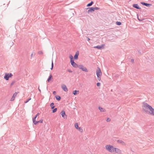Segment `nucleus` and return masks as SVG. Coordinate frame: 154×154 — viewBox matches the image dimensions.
<instances>
[{"label": "nucleus", "instance_id": "1", "mask_svg": "<svg viewBox=\"0 0 154 154\" xmlns=\"http://www.w3.org/2000/svg\"><path fill=\"white\" fill-rule=\"evenodd\" d=\"M145 111L149 114L154 116V109L147 103H145Z\"/></svg>", "mask_w": 154, "mask_h": 154}, {"label": "nucleus", "instance_id": "2", "mask_svg": "<svg viewBox=\"0 0 154 154\" xmlns=\"http://www.w3.org/2000/svg\"><path fill=\"white\" fill-rule=\"evenodd\" d=\"M106 149L109 152H114V147L112 146L107 145L105 146Z\"/></svg>", "mask_w": 154, "mask_h": 154}, {"label": "nucleus", "instance_id": "3", "mask_svg": "<svg viewBox=\"0 0 154 154\" xmlns=\"http://www.w3.org/2000/svg\"><path fill=\"white\" fill-rule=\"evenodd\" d=\"M13 76L11 73H5V75L4 77V79L7 81L9 80V78Z\"/></svg>", "mask_w": 154, "mask_h": 154}, {"label": "nucleus", "instance_id": "4", "mask_svg": "<svg viewBox=\"0 0 154 154\" xmlns=\"http://www.w3.org/2000/svg\"><path fill=\"white\" fill-rule=\"evenodd\" d=\"M78 68L82 69L83 71L88 72V71L87 69L85 67H84L83 65H79L78 66Z\"/></svg>", "mask_w": 154, "mask_h": 154}, {"label": "nucleus", "instance_id": "5", "mask_svg": "<svg viewBox=\"0 0 154 154\" xmlns=\"http://www.w3.org/2000/svg\"><path fill=\"white\" fill-rule=\"evenodd\" d=\"M96 75L97 77H99V76H100L102 75V72L99 68H98V69L97 70Z\"/></svg>", "mask_w": 154, "mask_h": 154}, {"label": "nucleus", "instance_id": "6", "mask_svg": "<svg viewBox=\"0 0 154 154\" xmlns=\"http://www.w3.org/2000/svg\"><path fill=\"white\" fill-rule=\"evenodd\" d=\"M61 88L65 92H67L68 91V88L64 84H63L61 85Z\"/></svg>", "mask_w": 154, "mask_h": 154}, {"label": "nucleus", "instance_id": "7", "mask_svg": "<svg viewBox=\"0 0 154 154\" xmlns=\"http://www.w3.org/2000/svg\"><path fill=\"white\" fill-rule=\"evenodd\" d=\"M71 64L72 65V66L75 68H78L79 65H78L77 64H76L75 63L74 60L70 62Z\"/></svg>", "mask_w": 154, "mask_h": 154}, {"label": "nucleus", "instance_id": "8", "mask_svg": "<svg viewBox=\"0 0 154 154\" xmlns=\"http://www.w3.org/2000/svg\"><path fill=\"white\" fill-rule=\"evenodd\" d=\"M60 113L61 114V115L63 117L64 119L66 118L67 116L66 115L65 112L64 111H62L60 112Z\"/></svg>", "mask_w": 154, "mask_h": 154}, {"label": "nucleus", "instance_id": "9", "mask_svg": "<svg viewBox=\"0 0 154 154\" xmlns=\"http://www.w3.org/2000/svg\"><path fill=\"white\" fill-rule=\"evenodd\" d=\"M104 45H97V46H94V48H97L99 49H101L103 48H104Z\"/></svg>", "mask_w": 154, "mask_h": 154}, {"label": "nucleus", "instance_id": "10", "mask_svg": "<svg viewBox=\"0 0 154 154\" xmlns=\"http://www.w3.org/2000/svg\"><path fill=\"white\" fill-rule=\"evenodd\" d=\"M114 152H116L118 153V154L121 153V150L117 148H114Z\"/></svg>", "mask_w": 154, "mask_h": 154}, {"label": "nucleus", "instance_id": "11", "mask_svg": "<svg viewBox=\"0 0 154 154\" xmlns=\"http://www.w3.org/2000/svg\"><path fill=\"white\" fill-rule=\"evenodd\" d=\"M88 8L89 9L88 10V13H89L90 12H92L94 11V7L89 8Z\"/></svg>", "mask_w": 154, "mask_h": 154}, {"label": "nucleus", "instance_id": "12", "mask_svg": "<svg viewBox=\"0 0 154 154\" xmlns=\"http://www.w3.org/2000/svg\"><path fill=\"white\" fill-rule=\"evenodd\" d=\"M43 120L42 119H41L38 121H36V120H35V122H33L35 125H36L39 123H42L43 122Z\"/></svg>", "mask_w": 154, "mask_h": 154}, {"label": "nucleus", "instance_id": "13", "mask_svg": "<svg viewBox=\"0 0 154 154\" xmlns=\"http://www.w3.org/2000/svg\"><path fill=\"white\" fill-rule=\"evenodd\" d=\"M79 55V52L78 51H77L74 56V59L75 60L78 59Z\"/></svg>", "mask_w": 154, "mask_h": 154}, {"label": "nucleus", "instance_id": "14", "mask_svg": "<svg viewBox=\"0 0 154 154\" xmlns=\"http://www.w3.org/2000/svg\"><path fill=\"white\" fill-rule=\"evenodd\" d=\"M133 7L137 9H140V8L139 7L137 4H134L133 5Z\"/></svg>", "mask_w": 154, "mask_h": 154}, {"label": "nucleus", "instance_id": "15", "mask_svg": "<svg viewBox=\"0 0 154 154\" xmlns=\"http://www.w3.org/2000/svg\"><path fill=\"white\" fill-rule=\"evenodd\" d=\"M98 109H99V110L101 112H106V110L104 109L100 106L99 107Z\"/></svg>", "mask_w": 154, "mask_h": 154}, {"label": "nucleus", "instance_id": "16", "mask_svg": "<svg viewBox=\"0 0 154 154\" xmlns=\"http://www.w3.org/2000/svg\"><path fill=\"white\" fill-rule=\"evenodd\" d=\"M39 115V113H38L35 116V117H34L33 119H32V121H33V122H35V120H36V118H37V116H38Z\"/></svg>", "mask_w": 154, "mask_h": 154}, {"label": "nucleus", "instance_id": "17", "mask_svg": "<svg viewBox=\"0 0 154 154\" xmlns=\"http://www.w3.org/2000/svg\"><path fill=\"white\" fill-rule=\"evenodd\" d=\"M55 97H56V98L57 100L59 101L60 100L61 97L60 96L58 95L56 96Z\"/></svg>", "mask_w": 154, "mask_h": 154}, {"label": "nucleus", "instance_id": "18", "mask_svg": "<svg viewBox=\"0 0 154 154\" xmlns=\"http://www.w3.org/2000/svg\"><path fill=\"white\" fill-rule=\"evenodd\" d=\"M93 1H91L90 3L87 4V7L90 6L92 5L93 4Z\"/></svg>", "mask_w": 154, "mask_h": 154}, {"label": "nucleus", "instance_id": "19", "mask_svg": "<svg viewBox=\"0 0 154 154\" xmlns=\"http://www.w3.org/2000/svg\"><path fill=\"white\" fill-rule=\"evenodd\" d=\"M54 103H51L50 106L51 107V109H53L54 108L55 106H54Z\"/></svg>", "mask_w": 154, "mask_h": 154}, {"label": "nucleus", "instance_id": "20", "mask_svg": "<svg viewBox=\"0 0 154 154\" xmlns=\"http://www.w3.org/2000/svg\"><path fill=\"white\" fill-rule=\"evenodd\" d=\"M117 142L119 143H122V144H124L125 143L124 142H123V141L121 140H118Z\"/></svg>", "mask_w": 154, "mask_h": 154}, {"label": "nucleus", "instance_id": "21", "mask_svg": "<svg viewBox=\"0 0 154 154\" xmlns=\"http://www.w3.org/2000/svg\"><path fill=\"white\" fill-rule=\"evenodd\" d=\"M52 75L51 74H50L49 75V76L48 77V80L47 81L48 82H49L51 80V79L52 78Z\"/></svg>", "mask_w": 154, "mask_h": 154}, {"label": "nucleus", "instance_id": "22", "mask_svg": "<svg viewBox=\"0 0 154 154\" xmlns=\"http://www.w3.org/2000/svg\"><path fill=\"white\" fill-rule=\"evenodd\" d=\"M79 91L77 90H75L73 91V94L74 95H75L77 94V92H79Z\"/></svg>", "mask_w": 154, "mask_h": 154}, {"label": "nucleus", "instance_id": "23", "mask_svg": "<svg viewBox=\"0 0 154 154\" xmlns=\"http://www.w3.org/2000/svg\"><path fill=\"white\" fill-rule=\"evenodd\" d=\"M145 6L147 7H150L152 6V5L151 4H148L145 3Z\"/></svg>", "mask_w": 154, "mask_h": 154}, {"label": "nucleus", "instance_id": "24", "mask_svg": "<svg viewBox=\"0 0 154 154\" xmlns=\"http://www.w3.org/2000/svg\"><path fill=\"white\" fill-rule=\"evenodd\" d=\"M69 58H70V62L71 61H72L73 60H73V56L72 55H70L69 56Z\"/></svg>", "mask_w": 154, "mask_h": 154}, {"label": "nucleus", "instance_id": "25", "mask_svg": "<svg viewBox=\"0 0 154 154\" xmlns=\"http://www.w3.org/2000/svg\"><path fill=\"white\" fill-rule=\"evenodd\" d=\"M75 128L77 129H78L79 128L78 125L77 123H76L75 124Z\"/></svg>", "mask_w": 154, "mask_h": 154}, {"label": "nucleus", "instance_id": "26", "mask_svg": "<svg viewBox=\"0 0 154 154\" xmlns=\"http://www.w3.org/2000/svg\"><path fill=\"white\" fill-rule=\"evenodd\" d=\"M78 129L81 132L83 131L81 127H79Z\"/></svg>", "mask_w": 154, "mask_h": 154}, {"label": "nucleus", "instance_id": "27", "mask_svg": "<svg viewBox=\"0 0 154 154\" xmlns=\"http://www.w3.org/2000/svg\"><path fill=\"white\" fill-rule=\"evenodd\" d=\"M54 67V63L53 62V61L52 60V63H51V70H52Z\"/></svg>", "mask_w": 154, "mask_h": 154}, {"label": "nucleus", "instance_id": "28", "mask_svg": "<svg viewBox=\"0 0 154 154\" xmlns=\"http://www.w3.org/2000/svg\"><path fill=\"white\" fill-rule=\"evenodd\" d=\"M116 23L118 25H120L122 24L120 22H117Z\"/></svg>", "mask_w": 154, "mask_h": 154}, {"label": "nucleus", "instance_id": "29", "mask_svg": "<svg viewBox=\"0 0 154 154\" xmlns=\"http://www.w3.org/2000/svg\"><path fill=\"white\" fill-rule=\"evenodd\" d=\"M35 55V53L34 52H32L31 55V58L33 57V55L34 56V55Z\"/></svg>", "mask_w": 154, "mask_h": 154}, {"label": "nucleus", "instance_id": "30", "mask_svg": "<svg viewBox=\"0 0 154 154\" xmlns=\"http://www.w3.org/2000/svg\"><path fill=\"white\" fill-rule=\"evenodd\" d=\"M57 108H55L53 110H52V112L53 113H54L57 110Z\"/></svg>", "mask_w": 154, "mask_h": 154}, {"label": "nucleus", "instance_id": "31", "mask_svg": "<svg viewBox=\"0 0 154 154\" xmlns=\"http://www.w3.org/2000/svg\"><path fill=\"white\" fill-rule=\"evenodd\" d=\"M31 99V98H30L28 99L25 102V103H28Z\"/></svg>", "mask_w": 154, "mask_h": 154}, {"label": "nucleus", "instance_id": "32", "mask_svg": "<svg viewBox=\"0 0 154 154\" xmlns=\"http://www.w3.org/2000/svg\"><path fill=\"white\" fill-rule=\"evenodd\" d=\"M94 11L95 10H98L100 9V8L98 7H94Z\"/></svg>", "mask_w": 154, "mask_h": 154}, {"label": "nucleus", "instance_id": "33", "mask_svg": "<svg viewBox=\"0 0 154 154\" xmlns=\"http://www.w3.org/2000/svg\"><path fill=\"white\" fill-rule=\"evenodd\" d=\"M17 93L15 92L13 94V96L14 97V98L16 97V96H17Z\"/></svg>", "mask_w": 154, "mask_h": 154}, {"label": "nucleus", "instance_id": "34", "mask_svg": "<svg viewBox=\"0 0 154 154\" xmlns=\"http://www.w3.org/2000/svg\"><path fill=\"white\" fill-rule=\"evenodd\" d=\"M15 81H14L12 82L11 83V86H12L15 83Z\"/></svg>", "mask_w": 154, "mask_h": 154}, {"label": "nucleus", "instance_id": "35", "mask_svg": "<svg viewBox=\"0 0 154 154\" xmlns=\"http://www.w3.org/2000/svg\"><path fill=\"white\" fill-rule=\"evenodd\" d=\"M15 99V98L14 97L12 96L11 98V101H13Z\"/></svg>", "mask_w": 154, "mask_h": 154}, {"label": "nucleus", "instance_id": "36", "mask_svg": "<svg viewBox=\"0 0 154 154\" xmlns=\"http://www.w3.org/2000/svg\"><path fill=\"white\" fill-rule=\"evenodd\" d=\"M38 54H43V52L42 51H38Z\"/></svg>", "mask_w": 154, "mask_h": 154}, {"label": "nucleus", "instance_id": "37", "mask_svg": "<svg viewBox=\"0 0 154 154\" xmlns=\"http://www.w3.org/2000/svg\"><path fill=\"white\" fill-rule=\"evenodd\" d=\"M101 84L100 83L98 82L97 84V86H99Z\"/></svg>", "mask_w": 154, "mask_h": 154}, {"label": "nucleus", "instance_id": "38", "mask_svg": "<svg viewBox=\"0 0 154 154\" xmlns=\"http://www.w3.org/2000/svg\"><path fill=\"white\" fill-rule=\"evenodd\" d=\"M111 121V119L110 118H108L107 119L106 121L107 122H109Z\"/></svg>", "mask_w": 154, "mask_h": 154}, {"label": "nucleus", "instance_id": "39", "mask_svg": "<svg viewBox=\"0 0 154 154\" xmlns=\"http://www.w3.org/2000/svg\"><path fill=\"white\" fill-rule=\"evenodd\" d=\"M138 19L139 21H142L144 19V18H142L141 19H140L139 18V17H138Z\"/></svg>", "mask_w": 154, "mask_h": 154}, {"label": "nucleus", "instance_id": "40", "mask_svg": "<svg viewBox=\"0 0 154 154\" xmlns=\"http://www.w3.org/2000/svg\"><path fill=\"white\" fill-rule=\"evenodd\" d=\"M131 62L132 63H134V60L133 59H132L131 60Z\"/></svg>", "mask_w": 154, "mask_h": 154}, {"label": "nucleus", "instance_id": "41", "mask_svg": "<svg viewBox=\"0 0 154 154\" xmlns=\"http://www.w3.org/2000/svg\"><path fill=\"white\" fill-rule=\"evenodd\" d=\"M68 71L69 72H72V71L71 70L69 69L68 70Z\"/></svg>", "mask_w": 154, "mask_h": 154}, {"label": "nucleus", "instance_id": "42", "mask_svg": "<svg viewBox=\"0 0 154 154\" xmlns=\"http://www.w3.org/2000/svg\"><path fill=\"white\" fill-rule=\"evenodd\" d=\"M100 76H99V77H97L98 79L99 80H100V79H101V78H100Z\"/></svg>", "mask_w": 154, "mask_h": 154}, {"label": "nucleus", "instance_id": "43", "mask_svg": "<svg viewBox=\"0 0 154 154\" xmlns=\"http://www.w3.org/2000/svg\"><path fill=\"white\" fill-rule=\"evenodd\" d=\"M141 3L143 5H144V2H141Z\"/></svg>", "mask_w": 154, "mask_h": 154}, {"label": "nucleus", "instance_id": "44", "mask_svg": "<svg viewBox=\"0 0 154 154\" xmlns=\"http://www.w3.org/2000/svg\"><path fill=\"white\" fill-rule=\"evenodd\" d=\"M143 107L144 106V102H143Z\"/></svg>", "mask_w": 154, "mask_h": 154}, {"label": "nucleus", "instance_id": "45", "mask_svg": "<svg viewBox=\"0 0 154 154\" xmlns=\"http://www.w3.org/2000/svg\"><path fill=\"white\" fill-rule=\"evenodd\" d=\"M87 38L88 41H89L90 40V39L88 37H87Z\"/></svg>", "mask_w": 154, "mask_h": 154}, {"label": "nucleus", "instance_id": "46", "mask_svg": "<svg viewBox=\"0 0 154 154\" xmlns=\"http://www.w3.org/2000/svg\"><path fill=\"white\" fill-rule=\"evenodd\" d=\"M38 90H39V92H41V90L39 88V86L38 87Z\"/></svg>", "mask_w": 154, "mask_h": 154}, {"label": "nucleus", "instance_id": "47", "mask_svg": "<svg viewBox=\"0 0 154 154\" xmlns=\"http://www.w3.org/2000/svg\"><path fill=\"white\" fill-rule=\"evenodd\" d=\"M53 94H56V92L55 91H53Z\"/></svg>", "mask_w": 154, "mask_h": 154}]
</instances>
